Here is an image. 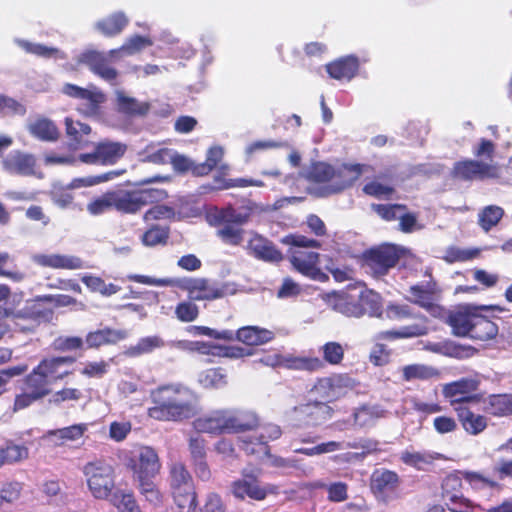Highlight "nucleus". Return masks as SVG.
I'll return each mask as SVG.
<instances>
[{"mask_svg":"<svg viewBox=\"0 0 512 512\" xmlns=\"http://www.w3.org/2000/svg\"><path fill=\"white\" fill-rule=\"evenodd\" d=\"M155 403L149 408L148 415L159 421H182L195 414V395L191 389L173 383L160 386L151 392Z\"/></svg>","mask_w":512,"mask_h":512,"instance_id":"f257e3e1","label":"nucleus"},{"mask_svg":"<svg viewBox=\"0 0 512 512\" xmlns=\"http://www.w3.org/2000/svg\"><path fill=\"white\" fill-rule=\"evenodd\" d=\"M128 278L151 286L178 287L187 291L193 300H214L233 293L228 284L219 285L203 278H155L145 275H130Z\"/></svg>","mask_w":512,"mask_h":512,"instance_id":"f03ea898","label":"nucleus"},{"mask_svg":"<svg viewBox=\"0 0 512 512\" xmlns=\"http://www.w3.org/2000/svg\"><path fill=\"white\" fill-rule=\"evenodd\" d=\"M193 425L199 433L219 435L252 430L258 425V419L252 412L215 410L197 418Z\"/></svg>","mask_w":512,"mask_h":512,"instance_id":"7ed1b4c3","label":"nucleus"},{"mask_svg":"<svg viewBox=\"0 0 512 512\" xmlns=\"http://www.w3.org/2000/svg\"><path fill=\"white\" fill-rule=\"evenodd\" d=\"M362 174L361 165H342L337 168L324 163H313L306 177L318 183H324L325 193H337L352 185Z\"/></svg>","mask_w":512,"mask_h":512,"instance_id":"20e7f679","label":"nucleus"},{"mask_svg":"<svg viewBox=\"0 0 512 512\" xmlns=\"http://www.w3.org/2000/svg\"><path fill=\"white\" fill-rule=\"evenodd\" d=\"M282 243L291 245L289 250L290 261L299 273L314 280H324L326 278L317 266L319 254L307 250L312 247L318 248L320 243L317 240L303 235H288L282 239Z\"/></svg>","mask_w":512,"mask_h":512,"instance_id":"39448f33","label":"nucleus"},{"mask_svg":"<svg viewBox=\"0 0 512 512\" xmlns=\"http://www.w3.org/2000/svg\"><path fill=\"white\" fill-rule=\"evenodd\" d=\"M87 487L93 498L109 500L117 491L114 467L103 460H95L83 467Z\"/></svg>","mask_w":512,"mask_h":512,"instance_id":"423d86ee","label":"nucleus"},{"mask_svg":"<svg viewBox=\"0 0 512 512\" xmlns=\"http://www.w3.org/2000/svg\"><path fill=\"white\" fill-rule=\"evenodd\" d=\"M74 362L75 359L69 356L43 359L34 369V399L47 395L51 383L68 376Z\"/></svg>","mask_w":512,"mask_h":512,"instance_id":"0eeeda50","label":"nucleus"},{"mask_svg":"<svg viewBox=\"0 0 512 512\" xmlns=\"http://www.w3.org/2000/svg\"><path fill=\"white\" fill-rule=\"evenodd\" d=\"M113 208L126 214H135L144 206L164 200L167 194L160 189L119 190L111 192Z\"/></svg>","mask_w":512,"mask_h":512,"instance_id":"6e6552de","label":"nucleus"},{"mask_svg":"<svg viewBox=\"0 0 512 512\" xmlns=\"http://www.w3.org/2000/svg\"><path fill=\"white\" fill-rule=\"evenodd\" d=\"M411 256V252L405 247L394 244H383L370 249L363 255L364 265L376 276L385 275L389 269L395 266L399 259Z\"/></svg>","mask_w":512,"mask_h":512,"instance_id":"1a4fd4ad","label":"nucleus"},{"mask_svg":"<svg viewBox=\"0 0 512 512\" xmlns=\"http://www.w3.org/2000/svg\"><path fill=\"white\" fill-rule=\"evenodd\" d=\"M170 484L175 502L180 508L187 507L188 511L196 507V494L192 477L183 463L177 462L170 468Z\"/></svg>","mask_w":512,"mask_h":512,"instance_id":"9d476101","label":"nucleus"},{"mask_svg":"<svg viewBox=\"0 0 512 512\" xmlns=\"http://www.w3.org/2000/svg\"><path fill=\"white\" fill-rule=\"evenodd\" d=\"M127 467L133 472L137 481L154 478L161 469V463L154 448L139 446L127 460Z\"/></svg>","mask_w":512,"mask_h":512,"instance_id":"9b49d317","label":"nucleus"},{"mask_svg":"<svg viewBox=\"0 0 512 512\" xmlns=\"http://www.w3.org/2000/svg\"><path fill=\"white\" fill-rule=\"evenodd\" d=\"M453 173L455 177L463 180H487L500 178L502 171L500 165L494 161L467 159L455 163Z\"/></svg>","mask_w":512,"mask_h":512,"instance_id":"f8f14e48","label":"nucleus"},{"mask_svg":"<svg viewBox=\"0 0 512 512\" xmlns=\"http://www.w3.org/2000/svg\"><path fill=\"white\" fill-rule=\"evenodd\" d=\"M407 300L419 305L435 318L445 317V310L438 301V290L434 282L413 285L408 290Z\"/></svg>","mask_w":512,"mask_h":512,"instance_id":"ddd939ff","label":"nucleus"},{"mask_svg":"<svg viewBox=\"0 0 512 512\" xmlns=\"http://www.w3.org/2000/svg\"><path fill=\"white\" fill-rule=\"evenodd\" d=\"M62 92L77 99L79 101L77 110L86 116L96 115L105 101V95L95 87L85 89L73 84H65L62 87Z\"/></svg>","mask_w":512,"mask_h":512,"instance_id":"4468645a","label":"nucleus"},{"mask_svg":"<svg viewBox=\"0 0 512 512\" xmlns=\"http://www.w3.org/2000/svg\"><path fill=\"white\" fill-rule=\"evenodd\" d=\"M479 385L480 378L477 375L464 377L445 384L442 388V393L451 406L455 408L456 406L463 405V403L476 400L477 397L470 394L476 391Z\"/></svg>","mask_w":512,"mask_h":512,"instance_id":"2eb2a0df","label":"nucleus"},{"mask_svg":"<svg viewBox=\"0 0 512 512\" xmlns=\"http://www.w3.org/2000/svg\"><path fill=\"white\" fill-rule=\"evenodd\" d=\"M241 474L242 478L231 483L230 490L232 495L241 500L245 498L256 501L264 500L268 494V490L266 487L259 485L254 470L245 468L242 470Z\"/></svg>","mask_w":512,"mask_h":512,"instance_id":"dca6fc26","label":"nucleus"},{"mask_svg":"<svg viewBox=\"0 0 512 512\" xmlns=\"http://www.w3.org/2000/svg\"><path fill=\"white\" fill-rule=\"evenodd\" d=\"M332 408L309 397L308 402L294 408V419L308 426H316L330 419Z\"/></svg>","mask_w":512,"mask_h":512,"instance_id":"f3484780","label":"nucleus"},{"mask_svg":"<svg viewBox=\"0 0 512 512\" xmlns=\"http://www.w3.org/2000/svg\"><path fill=\"white\" fill-rule=\"evenodd\" d=\"M110 52L105 54L93 49H88L78 56V62L85 64L89 69L105 81L113 82L117 77V71L109 64Z\"/></svg>","mask_w":512,"mask_h":512,"instance_id":"a211bd4d","label":"nucleus"},{"mask_svg":"<svg viewBox=\"0 0 512 512\" xmlns=\"http://www.w3.org/2000/svg\"><path fill=\"white\" fill-rule=\"evenodd\" d=\"M399 484V476L396 472L386 469H378L371 476V490L375 497L387 502V494L393 492Z\"/></svg>","mask_w":512,"mask_h":512,"instance_id":"6ab92c4d","label":"nucleus"},{"mask_svg":"<svg viewBox=\"0 0 512 512\" xmlns=\"http://www.w3.org/2000/svg\"><path fill=\"white\" fill-rule=\"evenodd\" d=\"M462 482L456 475H448L442 482V498L447 506L450 504L472 510L475 505L461 493Z\"/></svg>","mask_w":512,"mask_h":512,"instance_id":"aec40b11","label":"nucleus"},{"mask_svg":"<svg viewBox=\"0 0 512 512\" xmlns=\"http://www.w3.org/2000/svg\"><path fill=\"white\" fill-rule=\"evenodd\" d=\"M477 315L478 313L475 307L462 306L449 315L448 323L455 335L470 336Z\"/></svg>","mask_w":512,"mask_h":512,"instance_id":"412c9836","label":"nucleus"},{"mask_svg":"<svg viewBox=\"0 0 512 512\" xmlns=\"http://www.w3.org/2000/svg\"><path fill=\"white\" fill-rule=\"evenodd\" d=\"M359 59L354 55L341 57L326 65V71L331 78L336 80H352L358 73Z\"/></svg>","mask_w":512,"mask_h":512,"instance_id":"4be33fe9","label":"nucleus"},{"mask_svg":"<svg viewBox=\"0 0 512 512\" xmlns=\"http://www.w3.org/2000/svg\"><path fill=\"white\" fill-rule=\"evenodd\" d=\"M377 445L378 443L374 440L370 439H361L359 441H353V442H345V441H328L323 442L318 445L317 447V453L318 455L322 454H328L333 453L339 450L344 449H363L364 454L372 453L377 451Z\"/></svg>","mask_w":512,"mask_h":512,"instance_id":"5701e85b","label":"nucleus"},{"mask_svg":"<svg viewBox=\"0 0 512 512\" xmlns=\"http://www.w3.org/2000/svg\"><path fill=\"white\" fill-rule=\"evenodd\" d=\"M2 167L9 174L27 176L32 173V157L19 150H13L3 157Z\"/></svg>","mask_w":512,"mask_h":512,"instance_id":"b1692460","label":"nucleus"},{"mask_svg":"<svg viewBox=\"0 0 512 512\" xmlns=\"http://www.w3.org/2000/svg\"><path fill=\"white\" fill-rule=\"evenodd\" d=\"M455 412L457 413L461 426L470 435H478L488 426L486 416L476 414L463 405L456 406Z\"/></svg>","mask_w":512,"mask_h":512,"instance_id":"393cba45","label":"nucleus"},{"mask_svg":"<svg viewBox=\"0 0 512 512\" xmlns=\"http://www.w3.org/2000/svg\"><path fill=\"white\" fill-rule=\"evenodd\" d=\"M37 264L54 269H81L84 267L83 261L72 255L61 254H41L34 257Z\"/></svg>","mask_w":512,"mask_h":512,"instance_id":"a878e982","label":"nucleus"},{"mask_svg":"<svg viewBox=\"0 0 512 512\" xmlns=\"http://www.w3.org/2000/svg\"><path fill=\"white\" fill-rule=\"evenodd\" d=\"M128 336L127 331L112 328H103L90 332L86 336V344L89 348H98L103 345L116 344Z\"/></svg>","mask_w":512,"mask_h":512,"instance_id":"bb28decb","label":"nucleus"},{"mask_svg":"<svg viewBox=\"0 0 512 512\" xmlns=\"http://www.w3.org/2000/svg\"><path fill=\"white\" fill-rule=\"evenodd\" d=\"M441 455L439 453L430 452V451H416L414 449H406L401 452L400 460L417 470H427L430 466L433 465L434 461L440 459Z\"/></svg>","mask_w":512,"mask_h":512,"instance_id":"cd10ccee","label":"nucleus"},{"mask_svg":"<svg viewBox=\"0 0 512 512\" xmlns=\"http://www.w3.org/2000/svg\"><path fill=\"white\" fill-rule=\"evenodd\" d=\"M281 434L282 431L279 426L274 424H268L262 427L261 432L256 438L257 443L255 445L252 442L248 443L246 440H243L242 448L247 454L266 452V450H268L266 443L268 441L278 439L281 436Z\"/></svg>","mask_w":512,"mask_h":512,"instance_id":"c85d7f7f","label":"nucleus"},{"mask_svg":"<svg viewBox=\"0 0 512 512\" xmlns=\"http://www.w3.org/2000/svg\"><path fill=\"white\" fill-rule=\"evenodd\" d=\"M248 248L255 257L268 262H279L282 254L267 239L254 235L248 243Z\"/></svg>","mask_w":512,"mask_h":512,"instance_id":"c756f323","label":"nucleus"},{"mask_svg":"<svg viewBox=\"0 0 512 512\" xmlns=\"http://www.w3.org/2000/svg\"><path fill=\"white\" fill-rule=\"evenodd\" d=\"M360 308L355 307L353 311H344L348 315L359 317L364 313L371 316H379L381 311V297L372 290H363L359 295Z\"/></svg>","mask_w":512,"mask_h":512,"instance_id":"7c9ffc66","label":"nucleus"},{"mask_svg":"<svg viewBox=\"0 0 512 512\" xmlns=\"http://www.w3.org/2000/svg\"><path fill=\"white\" fill-rule=\"evenodd\" d=\"M274 333L258 326H245L237 330L236 339L246 345H262L273 340Z\"/></svg>","mask_w":512,"mask_h":512,"instance_id":"2f4dec72","label":"nucleus"},{"mask_svg":"<svg viewBox=\"0 0 512 512\" xmlns=\"http://www.w3.org/2000/svg\"><path fill=\"white\" fill-rule=\"evenodd\" d=\"M484 411L496 417L512 414V394L490 395L483 400Z\"/></svg>","mask_w":512,"mask_h":512,"instance_id":"473e14b6","label":"nucleus"},{"mask_svg":"<svg viewBox=\"0 0 512 512\" xmlns=\"http://www.w3.org/2000/svg\"><path fill=\"white\" fill-rule=\"evenodd\" d=\"M165 346L164 340L158 335L146 336L140 338L136 344L129 346L124 354L128 357H139L144 354L152 353L156 349Z\"/></svg>","mask_w":512,"mask_h":512,"instance_id":"72a5a7b5","label":"nucleus"},{"mask_svg":"<svg viewBox=\"0 0 512 512\" xmlns=\"http://www.w3.org/2000/svg\"><path fill=\"white\" fill-rule=\"evenodd\" d=\"M87 430V424H75L69 427L49 431L46 438L56 445H61L67 441H76L80 439Z\"/></svg>","mask_w":512,"mask_h":512,"instance_id":"f704fd0d","label":"nucleus"},{"mask_svg":"<svg viewBox=\"0 0 512 512\" xmlns=\"http://www.w3.org/2000/svg\"><path fill=\"white\" fill-rule=\"evenodd\" d=\"M96 148L101 164H114L124 155L127 147L120 142L102 141Z\"/></svg>","mask_w":512,"mask_h":512,"instance_id":"c9c22d12","label":"nucleus"},{"mask_svg":"<svg viewBox=\"0 0 512 512\" xmlns=\"http://www.w3.org/2000/svg\"><path fill=\"white\" fill-rule=\"evenodd\" d=\"M129 20L123 12H116L95 24V28L105 36L119 34L128 24Z\"/></svg>","mask_w":512,"mask_h":512,"instance_id":"e433bc0d","label":"nucleus"},{"mask_svg":"<svg viewBox=\"0 0 512 512\" xmlns=\"http://www.w3.org/2000/svg\"><path fill=\"white\" fill-rule=\"evenodd\" d=\"M118 110L131 116L145 115L149 110L147 102H139L133 97L127 96L123 91L116 92Z\"/></svg>","mask_w":512,"mask_h":512,"instance_id":"4c0bfd02","label":"nucleus"},{"mask_svg":"<svg viewBox=\"0 0 512 512\" xmlns=\"http://www.w3.org/2000/svg\"><path fill=\"white\" fill-rule=\"evenodd\" d=\"M428 333V327L425 321L414 323L401 327L399 329L388 330L380 333V337L384 339H405L414 338L426 335Z\"/></svg>","mask_w":512,"mask_h":512,"instance_id":"58836bf2","label":"nucleus"},{"mask_svg":"<svg viewBox=\"0 0 512 512\" xmlns=\"http://www.w3.org/2000/svg\"><path fill=\"white\" fill-rule=\"evenodd\" d=\"M153 39L149 36L133 35L119 48L110 51L111 57H117L119 54L134 55L147 47L152 46Z\"/></svg>","mask_w":512,"mask_h":512,"instance_id":"ea45409f","label":"nucleus"},{"mask_svg":"<svg viewBox=\"0 0 512 512\" xmlns=\"http://www.w3.org/2000/svg\"><path fill=\"white\" fill-rule=\"evenodd\" d=\"M66 133L70 140L73 142L75 149L83 148L86 144L85 136L90 134L91 128L89 125L75 121L70 117L65 119Z\"/></svg>","mask_w":512,"mask_h":512,"instance_id":"a19ab883","label":"nucleus"},{"mask_svg":"<svg viewBox=\"0 0 512 512\" xmlns=\"http://www.w3.org/2000/svg\"><path fill=\"white\" fill-rule=\"evenodd\" d=\"M439 372L436 368L425 364H411L402 368V378L410 382L414 380H429L437 377Z\"/></svg>","mask_w":512,"mask_h":512,"instance_id":"79ce46f5","label":"nucleus"},{"mask_svg":"<svg viewBox=\"0 0 512 512\" xmlns=\"http://www.w3.org/2000/svg\"><path fill=\"white\" fill-rule=\"evenodd\" d=\"M497 333V325L491 320L487 319L486 317H483L478 314L477 318H475L474 320V325L470 333V337L486 341L493 339L497 335Z\"/></svg>","mask_w":512,"mask_h":512,"instance_id":"37998d69","label":"nucleus"},{"mask_svg":"<svg viewBox=\"0 0 512 512\" xmlns=\"http://www.w3.org/2000/svg\"><path fill=\"white\" fill-rule=\"evenodd\" d=\"M385 415L386 411L379 405L363 406L355 411L354 421L360 427H367Z\"/></svg>","mask_w":512,"mask_h":512,"instance_id":"c03bdc74","label":"nucleus"},{"mask_svg":"<svg viewBox=\"0 0 512 512\" xmlns=\"http://www.w3.org/2000/svg\"><path fill=\"white\" fill-rule=\"evenodd\" d=\"M224 150L221 146H213L207 151L206 160L194 167V175L204 176L209 174L221 162Z\"/></svg>","mask_w":512,"mask_h":512,"instance_id":"a18cd8bd","label":"nucleus"},{"mask_svg":"<svg viewBox=\"0 0 512 512\" xmlns=\"http://www.w3.org/2000/svg\"><path fill=\"white\" fill-rule=\"evenodd\" d=\"M119 512H141L132 493L117 489L108 500Z\"/></svg>","mask_w":512,"mask_h":512,"instance_id":"49530a36","label":"nucleus"},{"mask_svg":"<svg viewBox=\"0 0 512 512\" xmlns=\"http://www.w3.org/2000/svg\"><path fill=\"white\" fill-rule=\"evenodd\" d=\"M247 218V214L238 212L231 207L222 210H217L215 214L209 215V220L211 223H228L236 226L244 224L247 221Z\"/></svg>","mask_w":512,"mask_h":512,"instance_id":"de8ad7c7","label":"nucleus"},{"mask_svg":"<svg viewBox=\"0 0 512 512\" xmlns=\"http://www.w3.org/2000/svg\"><path fill=\"white\" fill-rule=\"evenodd\" d=\"M34 136L43 141H55L58 139L59 131L53 121L38 117L34 120Z\"/></svg>","mask_w":512,"mask_h":512,"instance_id":"09e8293b","label":"nucleus"},{"mask_svg":"<svg viewBox=\"0 0 512 512\" xmlns=\"http://www.w3.org/2000/svg\"><path fill=\"white\" fill-rule=\"evenodd\" d=\"M504 215V210L496 205L483 208L478 214V223L484 231L496 226Z\"/></svg>","mask_w":512,"mask_h":512,"instance_id":"8fccbe9b","label":"nucleus"},{"mask_svg":"<svg viewBox=\"0 0 512 512\" xmlns=\"http://www.w3.org/2000/svg\"><path fill=\"white\" fill-rule=\"evenodd\" d=\"M334 395L331 389L329 377L318 379L317 382L310 389L308 397L314 401L327 402L334 401Z\"/></svg>","mask_w":512,"mask_h":512,"instance_id":"3c124183","label":"nucleus"},{"mask_svg":"<svg viewBox=\"0 0 512 512\" xmlns=\"http://www.w3.org/2000/svg\"><path fill=\"white\" fill-rule=\"evenodd\" d=\"M168 237V229L160 226H151L142 234L141 243L146 247H155L166 244Z\"/></svg>","mask_w":512,"mask_h":512,"instance_id":"603ef678","label":"nucleus"},{"mask_svg":"<svg viewBox=\"0 0 512 512\" xmlns=\"http://www.w3.org/2000/svg\"><path fill=\"white\" fill-rule=\"evenodd\" d=\"M322 366V361L316 357H285L284 367L289 369L316 371Z\"/></svg>","mask_w":512,"mask_h":512,"instance_id":"864d4df0","label":"nucleus"},{"mask_svg":"<svg viewBox=\"0 0 512 512\" xmlns=\"http://www.w3.org/2000/svg\"><path fill=\"white\" fill-rule=\"evenodd\" d=\"M215 189L223 190L233 187H248L257 186L261 187L264 183L257 179L252 178H237V179H226L220 175L214 177Z\"/></svg>","mask_w":512,"mask_h":512,"instance_id":"5fc2aeb1","label":"nucleus"},{"mask_svg":"<svg viewBox=\"0 0 512 512\" xmlns=\"http://www.w3.org/2000/svg\"><path fill=\"white\" fill-rule=\"evenodd\" d=\"M198 382L204 388H220L225 385V375L220 369H208L201 372L198 376Z\"/></svg>","mask_w":512,"mask_h":512,"instance_id":"6e6d98bb","label":"nucleus"},{"mask_svg":"<svg viewBox=\"0 0 512 512\" xmlns=\"http://www.w3.org/2000/svg\"><path fill=\"white\" fill-rule=\"evenodd\" d=\"M334 400L346 395L354 387V381L345 375H334L329 377Z\"/></svg>","mask_w":512,"mask_h":512,"instance_id":"4d7b16f0","label":"nucleus"},{"mask_svg":"<svg viewBox=\"0 0 512 512\" xmlns=\"http://www.w3.org/2000/svg\"><path fill=\"white\" fill-rule=\"evenodd\" d=\"M175 216V210L173 207L160 204L154 205L149 208L143 215V220L146 223L158 220H168Z\"/></svg>","mask_w":512,"mask_h":512,"instance_id":"13d9d810","label":"nucleus"},{"mask_svg":"<svg viewBox=\"0 0 512 512\" xmlns=\"http://www.w3.org/2000/svg\"><path fill=\"white\" fill-rule=\"evenodd\" d=\"M479 254L480 249L478 248L450 247L446 250L445 260L448 262L468 261L476 258Z\"/></svg>","mask_w":512,"mask_h":512,"instance_id":"bf43d9fd","label":"nucleus"},{"mask_svg":"<svg viewBox=\"0 0 512 512\" xmlns=\"http://www.w3.org/2000/svg\"><path fill=\"white\" fill-rule=\"evenodd\" d=\"M223 226L218 229V236L231 245H238L243 241V230L236 225L222 223Z\"/></svg>","mask_w":512,"mask_h":512,"instance_id":"052dcab7","label":"nucleus"},{"mask_svg":"<svg viewBox=\"0 0 512 512\" xmlns=\"http://www.w3.org/2000/svg\"><path fill=\"white\" fill-rule=\"evenodd\" d=\"M112 361L113 359L87 362L81 373L90 378H101L109 371Z\"/></svg>","mask_w":512,"mask_h":512,"instance_id":"680f3d73","label":"nucleus"},{"mask_svg":"<svg viewBox=\"0 0 512 512\" xmlns=\"http://www.w3.org/2000/svg\"><path fill=\"white\" fill-rule=\"evenodd\" d=\"M188 448L192 462L206 459V442L200 435L196 434L189 437Z\"/></svg>","mask_w":512,"mask_h":512,"instance_id":"e2e57ef3","label":"nucleus"},{"mask_svg":"<svg viewBox=\"0 0 512 512\" xmlns=\"http://www.w3.org/2000/svg\"><path fill=\"white\" fill-rule=\"evenodd\" d=\"M139 491L153 505H158L162 496L152 479L137 480Z\"/></svg>","mask_w":512,"mask_h":512,"instance_id":"0e129e2a","label":"nucleus"},{"mask_svg":"<svg viewBox=\"0 0 512 512\" xmlns=\"http://www.w3.org/2000/svg\"><path fill=\"white\" fill-rule=\"evenodd\" d=\"M321 351L325 361L332 365L339 364L344 357V348L338 342H328L322 346Z\"/></svg>","mask_w":512,"mask_h":512,"instance_id":"69168bd1","label":"nucleus"},{"mask_svg":"<svg viewBox=\"0 0 512 512\" xmlns=\"http://www.w3.org/2000/svg\"><path fill=\"white\" fill-rule=\"evenodd\" d=\"M113 208L111 192L92 200L87 205V211L91 215H100Z\"/></svg>","mask_w":512,"mask_h":512,"instance_id":"338daca9","label":"nucleus"},{"mask_svg":"<svg viewBox=\"0 0 512 512\" xmlns=\"http://www.w3.org/2000/svg\"><path fill=\"white\" fill-rule=\"evenodd\" d=\"M496 151L495 144L485 138H481L472 149V153L479 159H487L488 162L493 161V157Z\"/></svg>","mask_w":512,"mask_h":512,"instance_id":"774afa93","label":"nucleus"}]
</instances>
